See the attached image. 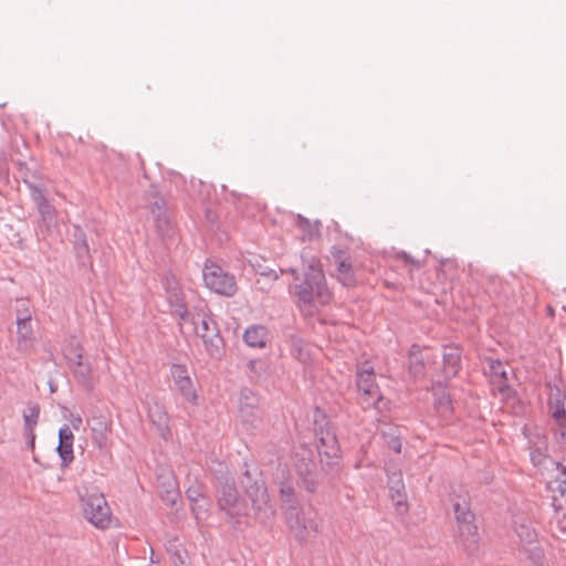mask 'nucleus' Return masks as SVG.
<instances>
[{
	"label": "nucleus",
	"instance_id": "f03ea898",
	"mask_svg": "<svg viewBox=\"0 0 566 566\" xmlns=\"http://www.w3.org/2000/svg\"><path fill=\"white\" fill-rule=\"evenodd\" d=\"M174 311L179 317V324L181 327L187 324L192 326L195 334L202 339L209 356L220 358L223 355V338L221 337L218 325L212 318L207 306L195 307L193 311L189 312L185 304L177 303Z\"/></svg>",
	"mask_w": 566,
	"mask_h": 566
},
{
	"label": "nucleus",
	"instance_id": "4be33fe9",
	"mask_svg": "<svg viewBox=\"0 0 566 566\" xmlns=\"http://www.w3.org/2000/svg\"><path fill=\"white\" fill-rule=\"evenodd\" d=\"M423 355H419L416 353L411 354L410 357V370L415 376H419L422 374V359Z\"/></svg>",
	"mask_w": 566,
	"mask_h": 566
},
{
	"label": "nucleus",
	"instance_id": "f3484780",
	"mask_svg": "<svg viewBox=\"0 0 566 566\" xmlns=\"http://www.w3.org/2000/svg\"><path fill=\"white\" fill-rule=\"evenodd\" d=\"M109 431H111L109 426L106 423H101V426L98 428L92 429L93 443L98 448V450L105 451L108 449Z\"/></svg>",
	"mask_w": 566,
	"mask_h": 566
},
{
	"label": "nucleus",
	"instance_id": "ddd939ff",
	"mask_svg": "<svg viewBox=\"0 0 566 566\" xmlns=\"http://www.w3.org/2000/svg\"><path fill=\"white\" fill-rule=\"evenodd\" d=\"M243 339L250 347L262 348L266 345L268 331L261 325L250 326L245 329Z\"/></svg>",
	"mask_w": 566,
	"mask_h": 566
},
{
	"label": "nucleus",
	"instance_id": "2eb2a0df",
	"mask_svg": "<svg viewBox=\"0 0 566 566\" xmlns=\"http://www.w3.org/2000/svg\"><path fill=\"white\" fill-rule=\"evenodd\" d=\"M18 344L23 348H28L34 340V333L30 316L19 318L17 322Z\"/></svg>",
	"mask_w": 566,
	"mask_h": 566
},
{
	"label": "nucleus",
	"instance_id": "a211bd4d",
	"mask_svg": "<svg viewBox=\"0 0 566 566\" xmlns=\"http://www.w3.org/2000/svg\"><path fill=\"white\" fill-rule=\"evenodd\" d=\"M39 413H40V410L38 407L33 406V407H29L25 412H24V423H25V429L32 433L36 423H38V418H39Z\"/></svg>",
	"mask_w": 566,
	"mask_h": 566
},
{
	"label": "nucleus",
	"instance_id": "0eeeda50",
	"mask_svg": "<svg viewBox=\"0 0 566 566\" xmlns=\"http://www.w3.org/2000/svg\"><path fill=\"white\" fill-rule=\"evenodd\" d=\"M357 387L361 395L363 402L368 403L371 398L379 394L378 385L375 380V373L370 366H363L357 371Z\"/></svg>",
	"mask_w": 566,
	"mask_h": 566
},
{
	"label": "nucleus",
	"instance_id": "6e6552de",
	"mask_svg": "<svg viewBox=\"0 0 566 566\" xmlns=\"http://www.w3.org/2000/svg\"><path fill=\"white\" fill-rule=\"evenodd\" d=\"M218 505L231 518L240 514L239 493L232 484H224L222 486L218 497Z\"/></svg>",
	"mask_w": 566,
	"mask_h": 566
},
{
	"label": "nucleus",
	"instance_id": "9b49d317",
	"mask_svg": "<svg viewBox=\"0 0 566 566\" xmlns=\"http://www.w3.org/2000/svg\"><path fill=\"white\" fill-rule=\"evenodd\" d=\"M548 406L556 421L562 423L566 420L565 394L558 388H551Z\"/></svg>",
	"mask_w": 566,
	"mask_h": 566
},
{
	"label": "nucleus",
	"instance_id": "a878e982",
	"mask_svg": "<svg viewBox=\"0 0 566 566\" xmlns=\"http://www.w3.org/2000/svg\"><path fill=\"white\" fill-rule=\"evenodd\" d=\"M71 423H72V427H73L75 430H78L80 426L82 424V418H81V416H78V415H76V416H72Z\"/></svg>",
	"mask_w": 566,
	"mask_h": 566
},
{
	"label": "nucleus",
	"instance_id": "4468645a",
	"mask_svg": "<svg viewBox=\"0 0 566 566\" xmlns=\"http://www.w3.org/2000/svg\"><path fill=\"white\" fill-rule=\"evenodd\" d=\"M461 354L459 348L448 347L443 354V373L447 378L454 377L460 369Z\"/></svg>",
	"mask_w": 566,
	"mask_h": 566
},
{
	"label": "nucleus",
	"instance_id": "423d86ee",
	"mask_svg": "<svg viewBox=\"0 0 566 566\" xmlns=\"http://www.w3.org/2000/svg\"><path fill=\"white\" fill-rule=\"evenodd\" d=\"M170 377L175 390L189 406H197L198 391L189 375L188 368L182 364H172L170 367Z\"/></svg>",
	"mask_w": 566,
	"mask_h": 566
},
{
	"label": "nucleus",
	"instance_id": "f257e3e1",
	"mask_svg": "<svg viewBox=\"0 0 566 566\" xmlns=\"http://www.w3.org/2000/svg\"><path fill=\"white\" fill-rule=\"evenodd\" d=\"M294 275L293 289L298 307L306 314L313 315L319 307L331 303L333 294L326 284L323 265L317 258L304 260L301 272L292 270Z\"/></svg>",
	"mask_w": 566,
	"mask_h": 566
},
{
	"label": "nucleus",
	"instance_id": "39448f33",
	"mask_svg": "<svg viewBox=\"0 0 566 566\" xmlns=\"http://www.w3.org/2000/svg\"><path fill=\"white\" fill-rule=\"evenodd\" d=\"M202 277L206 286L217 294L232 296L237 292L234 276L216 263L207 262L205 264Z\"/></svg>",
	"mask_w": 566,
	"mask_h": 566
},
{
	"label": "nucleus",
	"instance_id": "20e7f679",
	"mask_svg": "<svg viewBox=\"0 0 566 566\" xmlns=\"http://www.w3.org/2000/svg\"><path fill=\"white\" fill-rule=\"evenodd\" d=\"M82 513L95 527L105 530L112 524V512L102 493H86L82 497Z\"/></svg>",
	"mask_w": 566,
	"mask_h": 566
},
{
	"label": "nucleus",
	"instance_id": "cd10ccee",
	"mask_svg": "<svg viewBox=\"0 0 566 566\" xmlns=\"http://www.w3.org/2000/svg\"><path fill=\"white\" fill-rule=\"evenodd\" d=\"M240 411H241V416H242V417L247 413V411L244 410L243 406H241Z\"/></svg>",
	"mask_w": 566,
	"mask_h": 566
},
{
	"label": "nucleus",
	"instance_id": "f8f14e48",
	"mask_svg": "<svg viewBox=\"0 0 566 566\" xmlns=\"http://www.w3.org/2000/svg\"><path fill=\"white\" fill-rule=\"evenodd\" d=\"M59 447L57 451L60 453V457L65 462H71L74 458L73 455V442H74V434L70 427L64 426L59 431Z\"/></svg>",
	"mask_w": 566,
	"mask_h": 566
},
{
	"label": "nucleus",
	"instance_id": "dca6fc26",
	"mask_svg": "<svg viewBox=\"0 0 566 566\" xmlns=\"http://www.w3.org/2000/svg\"><path fill=\"white\" fill-rule=\"evenodd\" d=\"M295 224L302 233V239L312 241L319 237V222L311 221L310 219L297 214L295 217Z\"/></svg>",
	"mask_w": 566,
	"mask_h": 566
},
{
	"label": "nucleus",
	"instance_id": "9d476101",
	"mask_svg": "<svg viewBox=\"0 0 566 566\" xmlns=\"http://www.w3.org/2000/svg\"><path fill=\"white\" fill-rule=\"evenodd\" d=\"M62 350L64 357L67 359L74 371L84 376V373L82 371L84 367L83 346L81 343L76 338L72 337L64 343Z\"/></svg>",
	"mask_w": 566,
	"mask_h": 566
},
{
	"label": "nucleus",
	"instance_id": "412c9836",
	"mask_svg": "<svg viewBox=\"0 0 566 566\" xmlns=\"http://www.w3.org/2000/svg\"><path fill=\"white\" fill-rule=\"evenodd\" d=\"M191 500H192L191 509H192L193 513L196 514V517L201 518L203 513H206L208 510L209 503H208L207 499L205 496H200L198 499L191 497Z\"/></svg>",
	"mask_w": 566,
	"mask_h": 566
},
{
	"label": "nucleus",
	"instance_id": "5701e85b",
	"mask_svg": "<svg viewBox=\"0 0 566 566\" xmlns=\"http://www.w3.org/2000/svg\"><path fill=\"white\" fill-rule=\"evenodd\" d=\"M437 408L442 412V413H448L451 411V400H450V397L449 396H443L439 399L438 403H437Z\"/></svg>",
	"mask_w": 566,
	"mask_h": 566
},
{
	"label": "nucleus",
	"instance_id": "bb28decb",
	"mask_svg": "<svg viewBox=\"0 0 566 566\" xmlns=\"http://www.w3.org/2000/svg\"><path fill=\"white\" fill-rule=\"evenodd\" d=\"M390 447L391 449L396 452V453H400L401 452V442L398 440V439H395L390 442Z\"/></svg>",
	"mask_w": 566,
	"mask_h": 566
},
{
	"label": "nucleus",
	"instance_id": "1a4fd4ad",
	"mask_svg": "<svg viewBox=\"0 0 566 566\" xmlns=\"http://www.w3.org/2000/svg\"><path fill=\"white\" fill-rule=\"evenodd\" d=\"M334 259L337 264V280L345 286H354L356 284V276L353 271L349 255L344 251H337L334 253Z\"/></svg>",
	"mask_w": 566,
	"mask_h": 566
},
{
	"label": "nucleus",
	"instance_id": "6ab92c4d",
	"mask_svg": "<svg viewBox=\"0 0 566 566\" xmlns=\"http://www.w3.org/2000/svg\"><path fill=\"white\" fill-rule=\"evenodd\" d=\"M321 443L323 446H326V448H327L324 451L325 454H327L328 457H332V458L338 457L339 449H338L337 441L334 436L327 434L326 438L321 439Z\"/></svg>",
	"mask_w": 566,
	"mask_h": 566
},
{
	"label": "nucleus",
	"instance_id": "aec40b11",
	"mask_svg": "<svg viewBox=\"0 0 566 566\" xmlns=\"http://www.w3.org/2000/svg\"><path fill=\"white\" fill-rule=\"evenodd\" d=\"M553 490L558 492L560 495H566V467H563L560 472L556 475L553 481Z\"/></svg>",
	"mask_w": 566,
	"mask_h": 566
},
{
	"label": "nucleus",
	"instance_id": "7ed1b4c3",
	"mask_svg": "<svg viewBox=\"0 0 566 566\" xmlns=\"http://www.w3.org/2000/svg\"><path fill=\"white\" fill-rule=\"evenodd\" d=\"M452 511L457 521L459 537L464 544H474L478 539V526L475 524L474 513L470 507L469 494L460 490L450 499Z\"/></svg>",
	"mask_w": 566,
	"mask_h": 566
},
{
	"label": "nucleus",
	"instance_id": "393cba45",
	"mask_svg": "<svg viewBox=\"0 0 566 566\" xmlns=\"http://www.w3.org/2000/svg\"><path fill=\"white\" fill-rule=\"evenodd\" d=\"M491 368L492 370L495 373V374H500L501 377L505 378L506 377V373L505 370L502 368V364L500 361H495L491 365Z\"/></svg>",
	"mask_w": 566,
	"mask_h": 566
},
{
	"label": "nucleus",
	"instance_id": "b1692460",
	"mask_svg": "<svg viewBox=\"0 0 566 566\" xmlns=\"http://www.w3.org/2000/svg\"><path fill=\"white\" fill-rule=\"evenodd\" d=\"M390 488H391V490L392 489L396 490V494L398 497H402L401 491L403 490V483H402V479H401L400 474H399L398 479L395 481V485H392Z\"/></svg>",
	"mask_w": 566,
	"mask_h": 566
}]
</instances>
